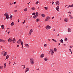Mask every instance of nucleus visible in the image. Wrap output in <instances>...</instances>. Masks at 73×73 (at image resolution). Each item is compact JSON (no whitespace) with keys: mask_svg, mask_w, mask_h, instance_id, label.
<instances>
[{"mask_svg":"<svg viewBox=\"0 0 73 73\" xmlns=\"http://www.w3.org/2000/svg\"><path fill=\"white\" fill-rule=\"evenodd\" d=\"M59 41L60 43H63V40L62 39H61L60 40H59Z\"/></svg>","mask_w":73,"mask_h":73,"instance_id":"aec40b11","label":"nucleus"},{"mask_svg":"<svg viewBox=\"0 0 73 73\" xmlns=\"http://www.w3.org/2000/svg\"><path fill=\"white\" fill-rule=\"evenodd\" d=\"M53 31L54 32V31H55V29H53Z\"/></svg>","mask_w":73,"mask_h":73,"instance_id":"4d7b16f0","label":"nucleus"},{"mask_svg":"<svg viewBox=\"0 0 73 73\" xmlns=\"http://www.w3.org/2000/svg\"><path fill=\"white\" fill-rule=\"evenodd\" d=\"M41 16H42V17H45V15L44 14H42L41 15Z\"/></svg>","mask_w":73,"mask_h":73,"instance_id":"7c9ffc66","label":"nucleus"},{"mask_svg":"<svg viewBox=\"0 0 73 73\" xmlns=\"http://www.w3.org/2000/svg\"><path fill=\"white\" fill-rule=\"evenodd\" d=\"M7 52H5L4 53V54H3L4 56H6V55H7Z\"/></svg>","mask_w":73,"mask_h":73,"instance_id":"412c9836","label":"nucleus"},{"mask_svg":"<svg viewBox=\"0 0 73 73\" xmlns=\"http://www.w3.org/2000/svg\"><path fill=\"white\" fill-rule=\"evenodd\" d=\"M48 41H50V39H48Z\"/></svg>","mask_w":73,"mask_h":73,"instance_id":"052dcab7","label":"nucleus"},{"mask_svg":"<svg viewBox=\"0 0 73 73\" xmlns=\"http://www.w3.org/2000/svg\"><path fill=\"white\" fill-rule=\"evenodd\" d=\"M9 15L7 16L6 18V19H8V18H9Z\"/></svg>","mask_w":73,"mask_h":73,"instance_id":"4c0bfd02","label":"nucleus"},{"mask_svg":"<svg viewBox=\"0 0 73 73\" xmlns=\"http://www.w3.org/2000/svg\"><path fill=\"white\" fill-rule=\"evenodd\" d=\"M69 50L70 51V52H72V50L71 49H69Z\"/></svg>","mask_w":73,"mask_h":73,"instance_id":"09e8293b","label":"nucleus"},{"mask_svg":"<svg viewBox=\"0 0 73 73\" xmlns=\"http://www.w3.org/2000/svg\"><path fill=\"white\" fill-rule=\"evenodd\" d=\"M9 32H10L9 31V32H8V34H9Z\"/></svg>","mask_w":73,"mask_h":73,"instance_id":"338daca9","label":"nucleus"},{"mask_svg":"<svg viewBox=\"0 0 73 73\" xmlns=\"http://www.w3.org/2000/svg\"><path fill=\"white\" fill-rule=\"evenodd\" d=\"M6 13V14H7V15H8V13Z\"/></svg>","mask_w":73,"mask_h":73,"instance_id":"6e6d98bb","label":"nucleus"},{"mask_svg":"<svg viewBox=\"0 0 73 73\" xmlns=\"http://www.w3.org/2000/svg\"><path fill=\"white\" fill-rule=\"evenodd\" d=\"M55 4L56 5H60V2L58 1H57L56 2Z\"/></svg>","mask_w":73,"mask_h":73,"instance_id":"0eeeda50","label":"nucleus"},{"mask_svg":"<svg viewBox=\"0 0 73 73\" xmlns=\"http://www.w3.org/2000/svg\"><path fill=\"white\" fill-rule=\"evenodd\" d=\"M54 17H53L52 18V19H54Z\"/></svg>","mask_w":73,"mask_h":73,"instance_id":"13d9d810","label":"nucleus"},{"mask_svg":"<svg viewBox=\"0 0 73 73\" xmlns=\"http://www.w3.org/2000/svg\"><path fill=\"white\" fill-rule=\"evenodd\" d=\"M37 70H39V68H38L37 69H36Z\"/></svg>","mask_w":73,"mask_h":73,"instance_id":"bf43d9fd","label":"nucleus"},{"mask_svg":"<svg viewBox=\"0 0 73 73\" xmlns=\"http://www.w3.org/2000/svg\"><path fill=\"white\" fill-rule=\"evenodd\" d=\"M0 42H5V40H3L2 39H0Z\"/></svg>","mask_w":73,"mask_h":73,"instance_id":"6e6552de","label":"nucleus"},{"mask_svg":"<svg viewBox=\"0 0 73 73\" xmlns=\"http://www.w3.org/2000/svg\"><path fill=\"white\" fill-rule=\"evenodd\" d=\"M54 53V51L53 50V49H50V51H49L48 54H51V55H53Z\"/></svg>","mask_w":73,"mask_h":73,"instance_id":"7ed1b4c3","label":"nucleus"},{"mask_svg":"<svg viewBox=\"0 0 73 73\" xmlns=\"http://www.w3.org/2000/svg\"><path fill=\"white\" fill-rule=\"evenodd\" d=\"M30 62L31 65H34V64H35V60L33 58L30 59Z\"/></svg>","mask_w":73,"mask_h":73,"instance_id":"f03ea898","label":"nucleus"},{"mask_svg":"<svg viewBox=\"0 0 73 73\" xmlns=\"http://www.w3.org/2000/svg\"><path fill=\"white\" fill-rule=\"evenodd\" d=\"M52 41H54V42H57V41H56V40H55L54 39H52Z\"/></svg>","mask_w":73,"mask_h":73,"instance_id":"cd10ccee","label":"nucleus"},{"mask_svg":"<svg viewBox=\"0 0 73 73\" xmlns=\"http://www.w3.org/2000/svg\"><path fill=\"white\" fill-rule=\"evenodd\" d=\"M59 7H60V6H58L56 8V10H57V11H58V12H59Z\"/></svg>","mask_w":73,"mask_h":73,"instance_id":"9d476101","label":"nucleus"},{"mask_svg":"<svg viewBox=\"0 0 73 73\" xmlns=\"http://www.w3.org/2000/svg\"><path fill=\"white\" fill-rule=\"evenodd\" d=\"M68 13H70V14H71V12L69 11V12H68Z\"/></svg>","mask_w":73,"mask_h":73,"instance_id":"e2e57ef3","label":"nucleus"},{"mask_svg":"<svg viewBox=\"0 0 73 73\" xmlns=\"http://www.w3.org/2000/svg\"><path fill=\"white\" fill-rule=\"evenodd\" d=\"M24 11L25 12H27V8H25V9Z\"/></svg>","mask_w":73,"mask_h":73,"instance_id":"c9c22d12","label":"nucleus"},{"mask_svg":"<svg viewBox=\"0 0 73 73\" xmlns=\"http://www.w3.org/2000/svg\"><path fill=\"white\" fill-rule=\"evenodd\" d=\"M4 65H5V66H6V65H7V64L6 63H5Z\"/></svg>","mask_w":73,"mask_h":73,"instance_id":"864d4df0","label":"nucleus"},{"mask_svg":"<svg viewBox=\"0 0 73 73\" xmlns=\"http://www.w3.org/2000/svg\"><path fill=\"white\" fill-rule=\"evenodd\" d=\"M8 58H9V56L7 55L6 58V59H8Z\"/></svg>","mask_w":73,"mask_h":73,"instance_id":"c756f323","label":"nucleus"},{"mask_svg":"<svg viewBox=\"0 0 73 73\" xmlns=\"http://www.w3.org/2000/svg\"><path fill=\"white\" fill-rule=\"evenodd\" d=\"M48 58L47 57L44 58V61H48Z\"/></svg>","mask_w":73,"mask_h":73,"instance_id":"2eb2a0df","label":"nucleus"},{"mask_svg":"<svg viewBox=\"0 0 73 73\" xmlns=\"http://www.w3.org/2000/svg\"><path fill=\"white\" fill-rule=\"evenodd\" d=\"M25 45L27 48H29V45L28 44H25Z\"/></svg>","mask_w":73,"mask_h":73,"instance_id":"9b49d317","label":"nucleus"},{"mask_svg":"<svg viewBox=\"0 0 73 73\" xmlns=\"http://www.w3.org/2000/svg\"><path fill=\"white\" fill-rule=\"evenodd\" d=\"M11 16L10 17V18L11 19L12 17L13 16L11 15Z\"/></svg>","mask_w":73,"mask_h":73,"instance_id":"49530a36","label":"nucleus"},{"mask_svg":"<svg viewBox=\"0 0 73 73\" xmlns=\"http://www.w3.org/2000/svg\"><path fill=\"white\" fill-rule=\"evenodd\" d=\"M44 57V54H42L40 55V58H43Z\"/></svg>","mask_w":73,"mask_h":73,"instance_id":"dca6fc26","label":"nucleus"},{"mask_svg":"<svg viewBox=\"0 0 73 73\" xmlns=\"http://www.w3.org/2000/svg\"><path fill=\"white\" fill-rule=\"evenodd\" d=\"M68 18H66L64 20V22H68Z\"/></svg>","mask_w":73,"mask_h":73,"instance_id":"1a4fd4ad","label":"nucleus"},{"mask_svg":"<svg viewBox=\"0 0 73 73\" xmlns=\"http://www.w3.org/2000/svg\"><path fill=\"white\" fill-rule=\"evenodd\" d=\"M36 15L37 16H38V12H36L35 13Z\"/></svg>","mask_w":73,"mask_h":73,"instance_id":"bb28decb","label":"nucleus"},{"mask_svg":"<svg viewBox=\"0 0 73 73\" xmlns=\"http://www.w3.org/2000/svg\"><path fill=\"white\" fill-rule=\"evenodd\" d=\"M3 66H0V69H2V68H3Z\"/></svg>","mask_w":73,"mask_h":73,"instance_id":"c03bdc74","label":"nucleus"},{"mask_svg":"<svg viewBox=\"0 0 73 73\" xmlns=\"http://www.w3.org/2000/svg\"><path fill=\"white\" fill-rule=\"evenodd\" d=\"M19 46H20V45H17V47H19Z\"/></svg>","mask_w":73,"mask_h":73,"instance_id":"603ef678","label":"nucleus"},{"mask_svg":"<svg viewBox=\"0 0 73 73\" xmlns=\"http://www.w3.org/2000/svg\"><path fill=\"white\" fill-rule=\"evenodd\" d=\"M31 34H32V33H30L29 32V36H31Z\"/></svg>","mask_w":73,"mask_h":73,"instance_id":"79ce46f5","label":"nucleus"},{"mask_svg":"<svg viewBox=\"0 0 73 73\" xmlns=\"http://www.w3.org/2000/svg\"><path fill=\"white\" fill-rule=\"evenodd\" d=\"M1 27L2 28V29H4V25H2Z\"/></svg>","mask_w":73,"mask_h":73,"instance_id":"5701e85b","label":"nucleus"},{"mask_svg":"<svg viewBox=\"0 0 73 73\" xmlns=\"http://www.w3.org/2000/svg\"><path fill=\"white\" fill-rule=\"evenodd\" d=\"M17 8V7L16 6V7H15V8Z\"/></svg>","mask_w":73,"mask_h":73,"instance_id":"774afa93","label":"nucleus"},{"mask_svg":"<svg viewBox=\"0 0 73 73\" xmlns=\"http://www.w3.org/2000/svg\"><path fill=\"white\" fill-rule=\"evenodd\" d=\"M54 63H52L51 64V67H52L53 68V67H54Z\"/></svg>","mask_w":73,"mask_h":73,"instance_id":"b1692460","label":"nucleus"},{"mask_svg":"<svg viewBox=\"0 0 73 73\" xmlns=\"http://www.w3.org/2000/svg\"><path fill=\"white\" fill-rule=\"evenodd\" d=\"M18 22H19V21H20V20L19 19H18Z\"/></svg>","mask_w":73,"mask_h":73,"instance_id":"69168bd1","label":"nucleus"},{"mask_svg":"<svg viewBox=\"0 0 73 73\" xmlns=\"http://www.w3.org/2000/svg\"><path fill=\"white\" fill-rule=\"evenodd\" d=\"M52 41H54V42H57V41H56V40H55L54 39H52Z\"/></svg>","mask_w":73,"mask_h":73,"instance_id":"c85d7f7f","label":"nucleus"},{"mask_svg":"<svg viewBox=\"0 0 73 73\" xmlns=\"http://www.w3.org/2000/svg\"><path fill=\"white\" fill-rule=\"evenodd\" d=\"M29 68H27L26 69V70L25 71V73H27L28 71H29Z\"/></svg>","mask_w":73,"mask_h":73,"instance_id":"f8f14e48","label":"nucleus"},{"mask_svg":"<svg viewBox=\"0 0 73 73\" xmlns=\"http://www.w3.org/2000/svg\"><path fill=\"white\" fill-rule=\"evenodd\" d=\"M14 12H17V10H15L14 11Z\"/></svg>","mask_w":73,"mask_h":73,"instance_id":"a18cd8bd","label":"nucleus"},{"mask_svg":"<svg viewBox=\"0 0 73 73\" xmlns=\"http://www.w3.org/2000/svg\"><path fill=\"white\" fill-rule=\"evenodd\" d=\"M39 21L40 19H39L38 18H37L35 20L36 22H38V21Z\"/></svg>","mask_w":73,"mask_h":73,"instance_id":"f3484780","label":"nucleus"},{"mask_svg":"<svg viewBox=\"0 0 73 73\" xmlns=\"http://www.w3.org/2000/svg\"><path fill=\"white\" fill-rule=\"evenodd\" d=\"M37 17H38V16L37 15H35L33 16V19H36L37 18Z\"/></svg>","mask_w":73,"mask_h":73,"instance_id":"4468645a","label":"nucleus"},{"mask_svg":"<svg viewBox=\"0 0 73 73\" xmlns=\"http://www.w3.org/2000/svg\"><path fill=\"white\" fill-rule=\"evenodd\" d=\"M44 8L45 10H48V7H44Z\"/></svg>","mask_w":73,"mask_h":73,"instance_id":"72a5a7b5","label":"nucleus"},{"mask_svg":"<svg viewBox=\"0 0 73 73\" xmlns=\"http://www.w3.org/2000/svg\"><path fill=\"white\" fill-rule=\"evenodd\" d=\"M53 4H54V2H52V5H53Z\"/></svg>","mask_w":73,"mask_h":73,"instance_id":"680f3d73","label":"nucleus"},{"mask_svg":"<svg viewBox=\"0 0 73 73\" xmlns=\"http://www.w3.org/2000/svg\"><path fill=\"white\" fill-rule=\"evenodd\" d=\"M21 48L22 49H23V48H24V45L22 46Z\"/></svg>","mask_w":73,"mask_h":73,"instance_id":"37998d69","label":"nucleus"},{"mask_svg":"<svg viewBox=\"0 0 73 73\" xmlns=\"http://www.w3.org/2000/svg\"><path fill=\"white\" fill-rule=\"evenodd\" d=\"M49 17H47L45 20V21H48V20H49Z\"/></svg>","mask_w":73,"mask_h":73,"instance_id":"39448f33","label":"nucleus"},{"mask_svg":"<svg viewBox=\"0 0 73 73\" xmlns=\"http://www.w3.org/2000/svg\"><path fill=\"white\" fill-rule=\"evenodd\" d=\"M16 2H15L14 3H13L14 4H16Z\"/></svg>","mask_w":73,"mask_h":73,"instance_id":"5fc2aeb1","label":"nucleus"},{"mask_svg":"<svg viewBox=\"0 0 73 73\" xmlns=\"http://www.w3.org/2000/svg\"><path fill=\"white\" fill-rule=\"evenodd\" d=\"M24 67L23 68V69H25V66H24Z\"/></svg>","mask_w":73,"mask_h":73,"instance_id":"8fccbe9b","label":"nucleus"},{"mask_svg":"<svg viewBox=\"0 0 73 73\" xmlns=\"http://www.w3.org/2000/svg\"><path fill=\"white\" fill-rule=\"evenodd\" d=\"M35 13H33V14H32V15H35Z\"/></svg>","mask_w":73,"mask_h":73,"instance_id":"de8ad7c7","label":"nucleus"},{"mask_svg":"<svg viewBox=\"0 0 73 73\" xmlns=\"http://www.w3.org/2000/svg\"><path fill=\"white\" fill-rule=\"evenodd\" d=\"M21 45L22 46L24 45V43H23V41L21 42Z\"/></svg>","mask_w":73,"mask_h":73,"instance_id":"a19ab883","label":"nucleus"},{"mask_svg":"<svg viewBox=\"0 0 73 73\" xmlns=\"http://www.w3.org/2000/svg\"><path fill=\"white\" fill-rule=\"evenodd\" d=\"M64 40H65V41H67V40H68V38H65L64 39Z\"/></svg>","mask_w":73,"mask_h":73,"instance_id":"473e14b6","label":"nucleus"},{"mask_svg":"<svg viewBox=\"0 0 73 73\" xmlns=\"http://www.w3.org/2000/svg\"><path fill=\"white\" fill-rule=\"evenodd\" d=\"M31 9L33 11H34V10H35V8L34 7H33V8H31Z\"/></svg>","mask_w":73,"mask_h":73,"instance_id":"393cba45","label":"nucleus"},{"mask_svg":"<svg viewBox=\"0 0 73 73\" xmlns=\"http://www.w3.org/2000/svg\"><path fill=\"white\" fill-rule=\"evenodd\" d=\"M38 3H39V2H38V1H36V3H35V4H38Z\"/></svg>","mask_w":73,"mask_h":73,"instance_id":"e433bc0d","label":"nucleus"},{"mask_svg":"<svg viewBox=\"0 0 73 73\" xmlns=\"http://www.w3.org/2000/svg\"><path fill=\"white\" fill-rule=\"evenodd\" d=\"M47 46V44H44V47H46Z\"/></svg>","mask_w":73,"mask_h":73,"instance_id":"ea45409f","label":"nucleus"},{"mask_svg":"<svg viewBox=\"0 0 73 73\" xmlns=\"http://www.w3.org/2000/svg\"><path fill=\"white\" fill-rule=\"evenodd\" d=\"M58 45H60V43H58Z\"/></svg>","mask_w":73,"mask_h":73,"instance_id":"0e129e2a","label":"nucleus"},{"mask_svg":"<svg viewBox=\"0 0 73 73\" xmlns=\"http://www.w3.org/2000/svg\"><path fill=\"white\" fill-rule=\"evenodd\" d=\"M23 25H24V24H25V20L24 22L23 23Z\"/></svg>","mask_w":73,"mask_h":73,"instance_id":"f704fd0d","label":"nucleus"},{"mask_svg":"<svg viewBox=\"0 0 73 73\" xmlns=\"http://www.w3.org/2000/svg\"><path fill=\"white\" fill-rule=\"evenodd\" d=\"M8 41L9 42H11L13 43H15V42H16V39L15 38H13L12 39L9 38L8 39Z\"/></svg>","mask_w":73,"mask_h":73,"instance_id":"f257e3e1","label":"nucleus"},{"mask_svg":"<svg viewBox=\"0 0 73 73\" xmlns=\"http://www.w3.org/2000/svg\"><path fill=\"white\" fill-rule=\"evenodd\" d=\"M73 7V4L70 5H69V7Z\"/></svg>","mask_w":73,"mask_h":73,"instance_id":"2f4dec72","label":"nucleus"},{"mask_svg":"<svg viewBox=\"0 0 73 73\" xmlns=\"http://www.w3.org/2000/svg\"><path fill=\"white\" fill-rule=\"evenodd\" d=\"M21 39H20L17 41V43H18V44H21Z\"/></svg>","mask_w":73,"mask_h":73,"instance_id":"423d86ee","label":"nucleus"},{"mask_svg":"<svg viewBox=\"0 0 73 73\" xmlns=\"http://www.w3.org/2000/svg\"><path fill=\"white\" fill-rule=\"evenodd\" d=\"M33 30L32 29H31L30 30L29 32H30V33H32V32H33Z\"/></svg>","mask_w":73,"mask_h":73,"instance_id":"a211bd4d","label":"nucleus"},{"mask_svg":"<svg viewBox=\"0 0 73 73\" xmlns=\"http://www.w3.org/2000/svg\"><path fill=\"white\" fill-rule=\"evenodd\" d=\"M73 47V46H70V48H72Z\"/></svg>","mask_w":73,"mask_h":73,"instance_id":"3c124183","label":"nucleus"},{"mask_svg":"<svg viewBox=\"0 0 73 73\" xmlns=\"http://www.w3.org/2000/svg\"><path fill=\"white\" fill-rule=\"evenodd\" d=\"M50 28H51V27L48 25H47L46 27V28L47 30H49Z\"/></svg>","mask_w":73,"mask_h":73,"instance_id":"20e7f679","label":"nucleus"},{"mask_svg":"<svg viewBox=\"0 0 73 73\" xmlns=\"http://www.w3.org/2000/svg\"><path fill=\"white\" fill-rule=\"evenodd\" d=\"M4 15L5 16H8V15H7V14H6V13H5L4 14Z\"/></svg>","mask_w":73,"mask_h":73,"instance_id":"58836bf2","label":"nucleus"},{"mask_svg":"<svg viewBox=\"0 0 73 73\" xmlns=\"http://www.w3.org/2000/svg\"><path fill=\"white\" fill-rule=\"evenodd\" d=\"M68 33H70V32H71V29L68 28Z\"/></svg>","mask_w":73,"mask_h":73,"instance_id":"ddd939ff","label":"nucleus"},{"mask_svg":"<svg viewBox=\"0 0 73 73\" xmlns=\"http://www.w3.org/2000/svg\"><path fill=\"white\" fill-rule=\"evenodd\" d=\"M54 52H57V49H56V48H55L54 49Z\"/></svg>","mask_w":73,"mask_h":73,"instance_id":"4be33fe9","label":"nucleus"},{"mask_svg":"<svg viewBox=\"0 0 73 73\" xmlns=\"http://www.w3.org/2000/svg\"><path fill=\"white\" fill-rule=\"evenodd\" d=\"M14 25V23L12 22L11 24V26H13Z\"/></svg>","mask_w":73,"mask_h":73,"instance_id":"a878e982","label":"nucleus"},{"mask_svg":"<svg viewBox=\"0 0 73 73\" xmlns=\"http://www.w3.org/2000/svg\"><path fill=\"white\" fill-rule=\"evenodd\" d=\"M69 16L70 17V18L71 19H73V17L72 16V15H70Z\"/></svg>","mask_w":73,"mask_h":73,"instance_id":"6ab92c4d","label":"nucleus"}]
</instances>
